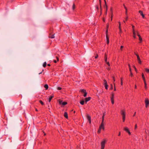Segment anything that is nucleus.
Segmentation results:
<instances>
[{
  "mask_svg": "<svg viewBox=\"0 0 149 149\" xmlns=\"http://www.w3.org/2000/svg\"><path fill=\"white\" fill-rule=\"evenodd\" d=\"M136 56L137 57V60L138 61V62L139 64H141V60L140 59V58L139 57V55H136Z\"/></svg>",
  "mask_w": 149,
  "mask_h": 149,
  "instance_id": "9d476101",
  "label": "nucleus"
},
{
  "mask_svg": "<svg viewBox=\"0 0 149 149\" xmlns=\"http://www.w3.org/2000/svg\"><path fill=\"white\" fill-rule=\"evenodd\" d=\"M130 72V76L131 77H132L133 76V74L132 73V72Z\"/></svg>",
  "mask_w": 149,
  "mask_h": 149,
  "instance_id": "ea45409f",
  "label": "nucleus"
},
{
  "mask_svg": "<svg viewBox=\"0 0 149 149\" xmlns=\"http://www.w3.org/2000/svg\"><path fill=\"white\" fill-rule=\"evenodd\" d=\"M124 8L125 10V14L126 15H127V8L126 6H125V7H124Z\"/></svg>",
  "mask_w": 149,
  "mask_h": 149,
  "instance_id": "cd10ccee",
  "label": "nucleus"
},
{
  "mask_svg": "<svg viewBox=\"0 0 149 149\" xmlns=\"http://www.w3.org/2000/svg\"><path fill=\"white\" fill-rule=\"evenodd\" d=\"M104 59L106 62H107V54L105 53L104 54Z\"/></svg>",
  "mask_w": 149,
  "mask_h": 149,
  "instance_id": "f3484780",
  "label": "nucleus"
},
{
  "mask_svg": "<svg viewBox=\"0 0 149 149\" xmlns=\"http://www.w3.org/2000/svg\"><path fill=\"white\" fill-rule=\"evenodd\" d=\"M91 97H88L86 98H85V101L86 102H87L89 100H90Z\"/></svg>",
  "mask_w": 149,
  "mask_h": 149,
  "instance_id": "4468645a",
  "label": "nucleus"
},
{
  "mask_svg": "<svg viewBox=\"0 0 149 149\" xmlns=\"http://www.w3.org/2000/svg\"><path fill=\"white\" fill-rule=\"evenodd\" d=\"M101 129H100L99 128V129H98V131H97L98 133H100L101 132Z\"/></svg>",
  "mask_w": 149,
  "mask_h": 149,
  "instance_id": "37998d69",
  "label": "nucleus"
},
{
  "mask_svg": "<svg viewBox=\"0 0 149 149\" xmlns=\"http://www.w3.org/2000/svg\"><path fill=\"white\" fill-rule=\"evenodd\" d=\"M121 114L123 118V122H124L125 121V111L124 110H121L120 111Z\"/></svg>",
  "mask_w": 149,
  "mask_h": 149,
  "instance_id": "f257e3e1",
  "label": "nucleus"
},
{
  "mask_svg": "<svg viewBox=\"0 0 149 149\" xmlns=\"http://www.w3.org/2000/svg\"><path fill=\"white\" fill-rule=\"evenodd\" d=\"M64 116L65 118L68 119V114L67 112H65L64 114Z\"/></svg>",
  "mask_w": 149,
  "mask_h": 149,
  "instance_id": "dca6fc26",
  "label": "nucleus"
},
{
  "mask_svg": "<svg viewBox=\"0 0 149 149\" xmlns=\"http://www.w3.org/2000/svg\"><path fill=\"white\" fill-rule=\"evenodd\" d=\"M114 91H116V87H115V84H114Z\"/></svg>",
  "mask_w": 149,
  "mask_h": 149,
  "instance_id": "864d4df0",
  "label": "nucleus"
},
{
  "mask_svg": "<svg viewBox=\"0 0 149 149\" xmlns=\"http://www.w3.org/2000/svg\"><path fill=\"white\" fill-rule=\"evenodd\" d=\"M108 29H107V30L106 31V35L108 36Z\"/></svg>",
  "mask_w": 149,
  "mask_h": 149,
  "instance_id": "e433bc0d",
  "label": "nucleus"
},
{
  "mask_svg": "<svg viewBox=\"0 0 149 149\" xmlns=\"http://www.w3.org/2000/svg\"><path fill=\"white\" fill-rule=\"evenodd\" d=\"M134 68L135 69V71L137 72V69L136 68V67L134 66Z\"/></svg>",
  "mask_w": 149,
  "mask_h": 149,
  "instance_id": "a18cd8bd",
  "label": "nucleus"
},
{
  "mask_svg": "<svg viewBox=\"0 0 149 149\" xmlns=\"http://www.w3.org/2000/svg\"><path fill=\"white\" fill-rule=\"evenodd\" d=\"M120 134H121L120 132H119L118 134V136H120Z\"/></svg>",
  "mask_w": 149,
  "mask_h": 149,
  "instance_id": "4d7b16f0",
  "label": "nucleus"
},
{
  "mask_svg": "<svg viewBox=\"0 0 149 149\" xmlns=\"http://www.w3.org/2000/svg\"><path fill=\"white\" fill-rule=\"evenodd\" d=\"M113 17V15L111 14V21L112 20V18Z\"/></svg>",
  "mask_w": 149,
  "mask_h": 149,
  "instance_id": "de8ad7c7",
  "label": "nucleus"
},
{
  "mask_svg": "<svg viewBox=\"0 0 149 149\" xmlns=\"http://www.w3.org/2000/svg\"><path fill=\"white\" fill-rule=\"evenodd\" d=\"M103 116H102V120L104 121V116L105 115V113H103Z\"/></svg>",
  "mask_w": 149,
  "mask_h": 149,
  "instance_id": "412c9836",
  "label": "nucleus"
},
{
  "mask_svg": "<svg viewBox=\"0 0 149 149\" xmlns=\"http://www.w3.org/2000/svg\"><path fill=\"white\" fill-rule=\"evenodd\" d=\"M44 87L45 88L46 90L48 89L49 87L48 85L47 84L45 85Z\"/></svg>",
  "mask_w": 149,
  "mask_h": 149,
  "instance_id": "6ab92c4d",
  "label": "nucleus"
},
{
  "mask_svg": "<svg viewBox=\"0 0 149 149\" xmlns=\"http://www.w3.org/2000/svg\"><path fill=\"white\" fill-rule=\"evenodd\" d=\"M107 141L106 139H104L101 142V149H104L105 144L107 142Z\"/></svg>",
  "mask_w": 149,
  "mask_h": 149,
  "instance_id": "f03ea898",
  "label": "nucleus"
},
{
  "mask_svg": "<svg viewBox=\"0 0 149 149\" xmlns=\"http://www.w3.org/2000/svg\"><path fill=\"white\" fill-rule=\"evenodd\" d=\"M110 12L111 13V14L112 15H113V8L112 7H111L110 8Z\"/></svg>",
  "mask_w": 149,
  "mask_h": 149,
  "instance_id": "393cba45",
  "label": "nucleus"
},
{
  "mask_svg": "<svg viewBox=\"0 0 149 149\" xmlns=\"http://www.w3.org/2000/svg\"><path fill=\"white\" fill-rule=\"evenodd\" d=\"M106 40L107 43L108 44L109 43V37L108 36L106 35Z\"/></svg>",
  "mask_w": 149,
  "mask_h": 149,
  "instance_id": "a211bd4d",
  "label": "nucleus"
},
{
  "mask_svg": "<svg viewBox=\"0 0 149 149\" xmlns=\"http://www.w3.org/2000/svg\"><path fill=\"white\" fill-rule=\"evenodd\" d=\"M98 57V55L97 54L95 56V58H97Z\"/></svg>",
  "mask_w": 149,
  "mask_h": 149,
  "instance_id": "3c124183",
  "label": "nucleus"
},
{
  "mask_svg": "<svg viewBox=\"0 0 149 149\" xmlns=\"http://www.w3.org/2000/svg\"><path fill=\"white\" fill-rule=\"evenodd\" d=\"M142 78L144 77V74L143 73H142Z\"/></svg>",
  "mask_w": 149,
  "mask_h": 149,
  "instance_id": "09e8293b",
  "label": "nucleus"
},
{
  "mask_svg": "<svg viewBox=\"0 0 149 149\" xmlns=\"http://www.w3.org/2000/svg\"><path fill=\"white\" fill-rule=\"evenodd\" d=\"M75 4H74V3L73 4V5L72 6V9L73 10H74L75 9Z\"/></svg>",
  "mask_w": 149,
  "mask_h": 149,
  "instance_id": "72a5a7b5",
  "label": "nucleus"
},
{
  "mask_svg": "<svg viewBox=\"0 0 149 149\" xmlns=\"http://www.w3.org/2000/svg\"><path fill=\"white\" fill-rule=\"evenodd\" d=\"M139 40L140 41L139 43H141L142 41V39L141 36L139 37Z\"/></svg>",
  "mask_w": 149,
  "mask_h": 149,
  "instance_id": "b1692460",
  "label": "nucleus"
},
{
  "mask_svg": "<svg viewBox=\"0 0 149 149\" xmlns=\"http://www.w3.org/2000/svg\"><path fill=\"white\" fill-rule=\"evenodd\" d=\"M99 2H100V8H101V0H99Z\"/></svg>",
  "mask_w": 149,
  "mask_h": 149,
  "instance_id": "c03bdc74",
  "label": "nucleus"
},
{
  "mask_svg": "<svg viewBox=\"0 0 149 149\" xmlns=\"http://www.w3.org/2000/svg\"><path fill=\"white\" fill-rule=\"evenodd\" d=\"M96 8H97V10H98L99 8H98V6H96Z\"/></svg>",
  "mask_w": 149,
  "mask_h": 149,
  "instance_id": "e2e57ef3",
  "label": "nucleus"
},
{
  "mask_svg": "<svg viewBox=\"0 0 149 149\" xmlns=\"http://www.w3.org/2000/svg\"><path fill=\"white\" fill-rule=\"evenodd\" d=\"M136 114V112H135L134 114L133 115V116L134 117L135 116Z\"/></svg>",
  "mask_w": 149,
  "mask_h": 149,
  "instance_id": "680f3d73",
  "label": "nucleus"
},
{
  "mask_svg": "<svg viewBox=\"0 0 149 149\" xmlns=\"http://www.w3.org/2000/svg\"><path fill=\"white\" fill-rule=\"evenodd\" d=\"M81 92L82 93H85V92H86V90L84 89H82L81 90Z\"/></svg>",
  "mask_w": 149,
  "mask_h": 149,
  "instance_id": "c756f323",
  "label": "nucleus"
},
{
  "mask_svg": "<svg viewBox=\"0 0 149 149\" xmlns=\"http://www.w3.org/2000/svg\"><path fill=\"white\" fill-rule=\"evenodd\" d=\"M46 65H47V63H46V62H44L43 63V66L44 67H45L46 66Z\"/></svg>",
  "mask_w": 149,
  "mask_h": 149,
  "instance_id": "a878e982",
  "label": "nucleus"
},
{
  "mask_svg": "<svg viewBox=\"0 0 149 149\" xmlns=\"http://www.w3.org/2000/svg\"><path fill=\"white\" fill-rule=\"evenodd\" d=\"M128 65L129 68H131L130 65L129 64H128Z\"/></svg>",
  "mask_w": 149,
  "mask_h": 149,
  "instance_id": "69168bd1",
  "label": "nucleus"
},
{
  "mask_svg": "<svg viewBox=\"0 0 149 149\" xmlns=\"http://www.w3.org/2000/svg\"><path fill=\"white\" fill-rule=\"evenodd\" d=\"M57 61H56V60H54V63H56L57 62Z\"/></svg>",
  "mask_w": 149,
  "mask_h": 149,
  "instance_id": "bf43d9fd",
  "label": "nucleus"
},
{
  "mask_svg": "<svg viewBox=\"0 0 149 149\" xmlns=\"http://www.w3.org/2000/svg\"><path fill=\"white\" fill-rule=\"evenodd\" d=\"M145 71L147 73H149V69L146 68H145Z\"/></svg>",
  "mask_w": 149,
  "mask_h": 149,
  "instance_id": "7c9ffc66",
  "label": "nucleus"
},
{
  "mask_svg": "<svg viewBox=\"0 0 149 149\" xmlns=\"http://www.w3.org/2000/svg\"><path fill=\"white\" fill-rule=\"evenodd\" d=\"M139 13L141 14V15L142 16V18H145V16L143 14V12L141 10H139Z\"/></svg>",
  "mask_w": 149,
  "mask_h": 149,
  "instance_id": "f8f14e48",
  "label": "nucleus"
},
{
  "mask_svg": "<svg viewBox=\"0 0 149 149\" xmlns=\"http://www.w3.org/2000/svg\"><path fill=\"white\" fill-rule=\"evenodd\" d=\"M80 103L81 104V105H83L84 104V100H82V101H81L80 102Z\"/></svg>",
  "mask_w": 149,
  "mask_h": 149,
  "instance_id": "bb28decb",
  "label": "nucleus"
},
{
  "mask_svg": "<svg viewBox=\"0 0 149 149\" xmlns=\"http://www.w3.org/2000/svg\"><path fill=\"white\" fill-rule=\"evenodd\" d=\"M39 102L42 105H44V103L41 100H40L39 101Z\"/></svg>",
  "mask_w": 149,
  "mask_h": 149,
  "instance_id": "c85d7f7f",
  "label": "nucleus"
},
{
  "mask_svg": "<svg viewBox=\"0 0 149 149\" xmlns=\"http://www.w3.org/2000/svg\"><path fill=\"white\" fill-rule=\"evenodd\" d=\"M111 103L112 104H114V93L112 92L111 93Z\"/></svg>",
  "mask_w": 149,
  "mask_h": 149,
  "instance_id": "7ed1b4c3",
  "label": "nucleus"
},
{
  "mask_svg": "<svg viewBox=\"0 0 149 149\" xmlns=\"http://www.w3.org/2000/svg\"><path fill=\"white\" fill-rule=\"evenodd\" d=\"M121 85L122 86L123 85V81H121Z\"/></svg>",
  "mask_w": 149,
  "mask_h": 149,
  "instance_id": "338daca9",
  "label": "nucleus"
},
{
  "mask_svg": "<svg viewBox=\"0 0 149 149\" xmlns=\"http://www.w3.org/2000/svg\"><path fill=\"white\" fill-rule=\"evenodd\" d=\"M56 59H57V61H59V58H58V57H57V56H56Z\"/></svg>",
  "mask_w": 149,
  "mask_h": 149,
  "instance_id": "603ef678",
  "label": "nucleus"
},
{
  "mask_svg": "<svg viewBox=\"0 0 149 149\" xmlns=\"http://www.w3.org/2000/svg\"><path fill=\"white\" fill-rule=\"evenodd\" d=\"M49 38H54V37H54V34H52L51 33H50L49 34Z\"/></svg>",
  "mask_w": 149,
  "mask_h": 149,
  "instance_id": "ddd939ff",
  "label": "nucleus"
},
{
  "mask_svg": "<svg viewBox=\"0 0 149 149\" xmlns=\"http://www.w3.org/2000/svg\"><path fill=\"white\" fill-rule=\"evenodd\" d=\"M129 70H130V72H132V70H131V68H129Z\"/></svg>",
  "mask_w": 149,
  "mask_h": 149,
  "instance_id": "13d9d810",
  "label": "nucleus"
},
{
  "mask_svg": "<svg viewBox=\"0 0 149 149\" xmlns=\"http://www.w3.org/2000/svg\"><path fill=\"white\" fill-rule=\"evenodd\" d=\"M108 27H109V24H108L107 25V29H108Z\"/></svg>",
  "mask_w": 149,
  "mask_h": 149,
  "instance_id": "052dcab7",
  "label": "nucleus"
},
{
  "mask_svg": "<svg viewBox=\"0 0 149 149\" xmlns=\"http://www.w3.org/2000/svg\"><path fill=\"white\" fill-rule=\"evenodd\" d=\"M105 18H104L103 17V21L104 22H105Z\"/></svg>",
  "mask_w": 149,
  "mask_h": 149,
  "instance_id": "6e6d98bb",
  "label": "nucleus"
},
{
  "mask_svg": "<svg viewBox=\"0 0 149 149\" xmlns=\"http://www.w3.org/2000/svg\"><path fill=\"white\" fill-rule=\"evenodd\" d=\"M112 78H113V82H115V77L114 76H113L112 77Z\"/></svg>",
  "mask_w": 149,
  "mask_h": 149,
  "instance_id": "473e14b6",
  "label": "nucleus"
},
{
  "mask_svg": "<svg viewBox=\"0 0 149 149\" xmlns=\"http://www.w3.org/2000/svg\"><path fill=\"white\" fill-rule=\"evenodd\" d=\"M113 89V86L112 84H111V87L110 88V90H112Z\"/></svg>",
  "mask_w": 149,
  "mask_h": 149,
  "instance_id": "2f4dec72",
  "label": "nucleus"
},
{
  "mask_svg": "<svg viewBox=\"0 0 149 149\" xmlns=\"http://www.w3.org/2000/svg\"><path fill=\"white\" fill-rule=\"evenodd\" d=\"M59 104L60 105L62 104L63 106H64L67 104V102H63V101L59 100H58Z\"/></svg>",
  "mask_w": 149,
  "mask_h": 149,
  "instance_id": "20e7f679",
  "label": "nucleus"
},
{
  "mask_svg": "<svg viewBox=\"0 0 149 149\" xmlns=\"http://www.w3.org/2000/svg\"><path fill=\"white\" fill-rule=\"evenodd\" d=\"M104 85L105 88L106 89H108V85L107 84V82L105 79L104 80Z\"/></svg>",
  "mask_w": 149,
  "mask_h": 149,
  "instance_id": "1a4fd4ad",
  "label": "nucleus"
},
{
  "mask_svg": "<svg viewBox=\"0 0 149 149\" xmlns=\"http://www.w3.org/2000/svg\"><path fill=\"white\" fill-rule=\"evenodd\" d=\"M104 121L102 120L101 123L99 127V128L100 129H102L103 130H104Z\"/></svg>",
  "mask_w": 149,
  "mask_h": 149,
  "instance_id": "39448f33",
  "label": "nucleus"
},
{
  "mask_svg": "<svg viewBox=\"0 0 149 149\" xmlns=\"http://www.w3.org/2000/svg\"><path fill=\"white\" fill-rule=\"evenodd\" d=\"M106 63L109 66H110V63L109 62H106Z\"/></svg>",
  "mask_w": 149,
  "mask_h": 149,
  "instance_id": "58836bf2",
  "label": "nucleus"
},
{
  "mask_svg": "<svg viewBox=\"0 0 149 149\" xmlns=\"http://www.w3.org/2000/svg\"><path fill=\"white\" fill-rule=\"evenodd\" d=\"M133 35H134V36H133V37L134 38H136V33H135V32H134V34H133Z\"/></svg>",
  "mask_w": 149,
  "mask_h": 149,
  "instance_id": "79ce46f5",
  "label": "nucleus"
},
{
  "mask_svg": "<svg viewBox=\"0 0 149 149\" xmlns=\"http://www.w3.org/2000/svg\"><path fill=\"white\" fill-rule=\"evenodd\" d=\"M104 2H105V5L106 6V12L107 11V3H106V0H104ZM107 13V12H106V13Z\"/></svg>",
  "mask_w": 149,
  "mask_h": 149,
  "instance_id": "4be33fe9",
  "label": "nucleus"
},
{
  "mask_svg": "<svg viewBox=\"0 0 149 149\" xmlns=\"http://www.w3.org/2000/svg\"><path fill=\"white\" fill-rule=\"evenodd\" d=\"M124 47L123 46H120V49L121 50V51H122V49H123V48Z\"/></svg>",
  "mask_w": 149,
  "mask_h": 149,
  "instance_id": "a19ab883",
  "label": "nucleus"
},
{
  "mask_svg": "<svg viewBox=\"0 0 149 149\" xmlns=\"http://www.w3.org/2000/svg\"><path fill=\"white\" fill-rule=\"evenodd\" d=\"M145 84V88H146V87H147V86H146L147 84H146H146Z\"/></svg>",
  "mask_w": 149,
  "mask_h": 149,
  "instance_id": "5fc2aeb1",
  "label": "nucleus"
},
{
  "mask_svg": "<svg viewBox=\"0 0 149 149\" xmlns=\"http://www.w3.org/2000/svg\"><path fill=\"white\" fill-rule=\"evenodd\" d=\"M86 116L87 118V119L88 120L89 123V124H91V118L90 116L88 114H87L86 115Z\"/></svg>",
  "mask_w": 149,
  "mask_h": 149,
  "instance_id": "6e6552de",
  "label": "nucleus"
},
{
  "mask_svg": "<svg viewBox=\"0 0 149 149\" xmlns=\"http://www.w3.org/2000/svg\"><path fill=\"white\" fill-rule=\"evenodd\" d=\"M123 77L121 78H120L121 81H123Z\"/></svg>",
  "mask_w": 149,
  "mask_h": 149,
  "instance_id": "0e129e2a",
  "label": "nucleus"
},
{
  "mask_svg": "<svg viewBox=\"0 0 149 149\" xmlns=\"http://www.w3.org/2000/svg\"><path fill=\"white\" fill-rule=\"evenodd\" d=\"M132 31H133V34H134V26L132 25Z\"/></svg>",
  "mask_w": 149,
  "mask_h": 149,
  "instance_id": "aec40b11",
  "label": "nucleus"
},
{
  "mask_svg": "<svg viewBox=\"0 0 149 149\" xmlns=\"http://www.w3.org/2000/svg\"><path fill=\"white\" fill-rule=\"evenodd\" d=\"M87 92H85V93H84V97H86V95H87Z\"/></svg>",
  "mask_w": 149,
  "mask_h": 149,
  "instance_id": "c9c22d12",
  "label": "nucleus"
},
{
  "mask_svg": "<svg viewBox=\"0 0 149 149\" xmlns=\"http://www.w3.org/2000/svg\"><path fill=\"white\" fill-rule=\"evenodd\" d=\"M124 130L129 135L131 134V133L128 128L127 127H124Z\"/></svg>",
  "mask_w": 149,
  "mask_h": 149,
  "instance_id": "423d86ee",
  "label": "nucleus"
},
{
  "mask_svg": "<svg viewBox=\"0 0 149 149\" xmlns=\"http://www.w3.org/2000/svg\"><path fill=\"white\" fill-rule=\"evenodd\" d=\"M137 128V124H136L135 125V129L136 130Z\"/></svg>",
  "mask_w": 149,
  "mask_h": 149,
  "instance_id": "8fccbe9b",
  "label": "nucleus"
},
{
  "mask_svg": "<svg viewBox=\"0 0 149 149\" xmlns=\"http://www.w3.org/2000/svg\"><path fill=\"white\" fill-rule=\"evenodd\" d=\"M104 2H105V5L106 6V12L107 11V3H106V0H104ZM107 13V12H106V13Z\"/></svg>",
  "mask_w": 149,
  "mask_h": 149,
  "instance_id": "5701e85b",
  "label": "nucleus"
},
{
  "mask_svg": "<svg viewBox=\"0 0 149 149\" xmlns=\"http://www.w3.org/2000/svg\"><path fill=\"white\" fill-rule=\"evenodd\" d=\"M47 65L48 66H50L51 65L49 64H47Z\"/></svg>",
  "mask_w": 149,
  "mask_h": 149,
  "instance_id": "774afa93",
  "label": "nucleus"
},
{
  "mask_svg": "<svg viewBox=\"0 0 149 149\" xmlns=\"http://www.w3.org/2000/svg\"><path fill=\"white\" fill-rule=\"evenodd\" d=\"M54 97V95H52L51 96H49V100H48L49 102H51V100L52 99L53 97Z\"/></svg>",
  "mask_w": 149,
  "mask_h": 149,
  "instance_id": "2eb2a0df",
  "label": "nucleus"
},
{
  "mask_svg": "<svg viewBox=\"0 0 149 149\" xmlns=\"http://www.w3.org/2000/svg\"><path fill=\"white\" fill-rule=\"evenodd\" d=\"M127 15V16L125 18L126 21H127L128 19V16H127V15Z\"/></svg>",
  "mask_w": 149,
  "mask_h": 149,
  "instance_id": "49530a36",
  "label": "nucleus"
},
{
  "mask_svg": "<svg viewBox=\"0 0 149 149\" xmlns=\"http://www.w3.org/2000/svg\"><path fill=\"white\" fill-rule=\"evenodd\" d=\"M62 89V88L60 87H58L57 88V89L58 90H61Z\"/></svg>",
  "mask_w": 149,
  "mask_h": 149,
  "instance_id": "4c0bfd02",
  "label": "nucleus"
},
{
  "mask_svg": "<svg viewBox=\"0 0 149 149\" xmlns=\"http://www.w3.org/2000/svg\"><path fill=\"white\" fill-rule=\"evenodd\" d=\"M145 102L146 104V108H147L149 104V100L148 98L145 99Z\"/></svg>",
  "mask_w": 149,
  "mask_h": 149,
  "instance_id": "0eeeda50",
  "label": "nucleus"
},
{
  "mask_svg": "<svg viewBox=\"0 0 149 149\" xmlns=\"http://www.w3.org/2000/svg\"><path fill=\"white\" fill-rule=\"evenodd\" d=\"M119 29L120 30L119 33L120 34L122 32V31L121 29V24L120 22H119Z\"/></svg>",
  "mask_w": 149,
  "mask_h": 149,
  "instance_id": "9b49d317",
  "label": "nucleus"
},
{
  "mask_svg": "<svg viewBox=\"0 0 149 149\" xmlns=\"http://www.w3.org/2000/svg\"><path fill=\"white\" fill-rule=\"evenodd\" d=\"M143 81L144 82V84H146V79H145V77H143Z\"/></svg>",
  "mask_w": 149,
  "mask_h": 149,
  "instance_id": "f704fd0d",
  "label": "nucleus"
}]
</instances>
